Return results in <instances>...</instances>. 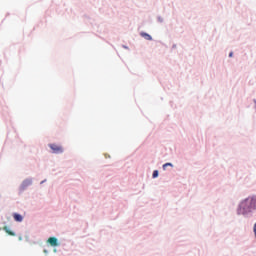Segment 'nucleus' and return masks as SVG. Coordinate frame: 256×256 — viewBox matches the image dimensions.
<instances>
[{
    "mask_svg": "<svg viewBox=\"0 0 256 256\" xmlns=\"http://www.w3.org/2000/svg\"><path fill=\"white\" fill-rule=\"evenodd\" d=\"M256 209V196L248 197L240 203L238 208V215H247Z\"/></svg>",
    "mask_w": 256,
    "mask_h": 256,
    "instance_id": "obj_1",
    "label": "nucleus"
},
{
    "mask_svg": "<svg viewBox=\"0 0 256 256\" xmlns=\"http://www.w3.org/2000/svg\"><path fill=\"white\" fill-rule=\"evenodd\" d=\"M50 149H52L53 153L59 154L63 153V147L57 144H49Z\"/></svg>",
    "mask_w": 256,
    "mask_h": 256,
    "instance_id": "obj_2",
    "label": "nucleus"
},
{
    "mask_svg": "<svg viewBox=\"0 0 256 256\" xmlns=\"http://www.w3.org/2000/svg\"><path fill=\"white\" fill-rule=\"evenodd\" d=\"M48 243H50L51 247H58L59 246V242H58L57 238H55V237H50L48 239Z\"/></svg>",
    "mask_w": 256,
    "mask_h": 256,
    "instance_id": "obj_3",
    "label": "nucleus"
},
{
    "mask_svg": "<svg viewBox=\"0 0 256 256\" xmlns=\"http://www.w3.org/2000/svg\"><path fill=\"white\" fill-rule=\"evenodd\" d=\"M3 231H5L7 235H10L11 237H15V232L11 231L8 226H4Z\"/></svg>",
    "mask_w": 256,
    "mask_h": 256,
    "instance_id": "obj_4",
    "label": "nucleus"
},
{
    "mask_svg": "<svg viewBox=\"0 0 256 256\" xmlns=\"http://www.w3.org/2000/svg\"><path fill=\"white\" fill-rule=\"evenodd\" d=\"M13 218H14V221H17L18 223H21V221H23V216H21L18 213H14Z\"/></svg>",
    "mask_w": 256,
    "mask_h": 256,
    "instance_id": "obj_5",
    "label": "nucleus"
},
{
    "mask_svg": "<svg viewBox=\"0 0 256 256\" xmlns=\"http://www.w3.org/2000/svg\"><path fill=\"white\" fill-rule=\"evenodd\" d=\"M141 36L144 37V39H146L147 41H151V35L147 33H142Z\"/></svg>",
    "mask_w": 256,
    "mask_h": 256,
    "instance_id": "obj_6",
    "label": "nucleus"
},
{
    "mask_svg": "<svg viewBox=\"0 0 256 256\" xmlns=\"http://www.w3.org/2000/svg\"><path fill=\"white\" fill-rule=\"evenodd\" d=\"M31 185V180H26L23 182L22 187L25 189V187H29Z\"/></svg>",
    "mask_w": 256,
    "mask_h": 256,
    "instance_id": "obj_7",
    "label": "nucleus"
},
{
    "mask_svg": "<svg viewBox=\"0 0 256 256\" xmlns=\"http://www.w3.org/2000/svg\"><path fill=\"white\" fill-rule=\"evenodd\" d=\"M152 177L155 179L157 177H159V171L155 170L152 174Z\"/></svg>",
    "mask_w": 256,
    "mask_h": 256,
    "instance_id": "obj_8",
    "label": "nucleus"
},
{
    "mask_svg": "<svg viewBox=\"0 0 256 256\" xmlns=\"http://www.w3.org/2000/svg\"><path fill=\"white\" fill-rule=\"evenodd\" d=\"M166 167H173V164L166 163V164L163 165V169H166Z\"/></svg>",
    "mask_w": 256,
    "mask_h": 256,
    "instance_id": "obj_9",
    "label": "nucleus"
},
{
    "mask_svg": "<svg viewBox=\"0 0 256 256\" xmlns=\"http://www.w3.org/2000/svg\"><path fill=\"white\" fill-rule=\"evenodd\" d=\"M157 21H158V23H163V17L158 16V17H157Z\"/></svg>",
    "mask_w": 256,
    "mask_h": 256,
    "instance_id": "obj_10",
    "label": "nucleus"
},
{
    "mask_svg": "<svg viewBox=\"0 0 256 256\" xmlns=\"http://www.w3.org/2000/svg\"><path fill=\"white\" fill-rule=\"evenodd\" d=\"M229 57H233V52H230V53H229Z\"/></svg>",
    "mask_w": 256,
    "mask_h": 256,
    "instance_id": "obj_11",
    "label": "nucleus"
}]
</instances>
